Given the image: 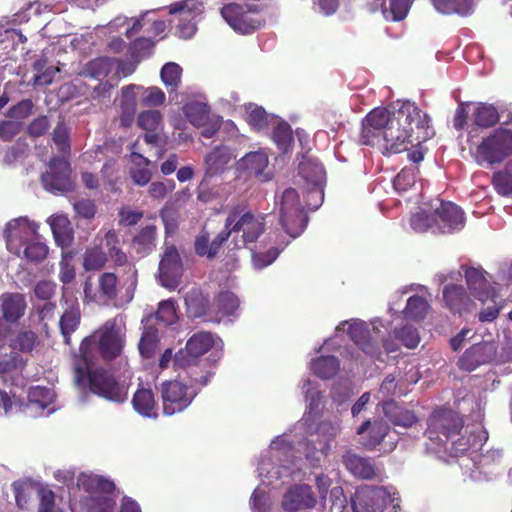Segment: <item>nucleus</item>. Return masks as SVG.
Masks as SVG:
<instances>
[{
    "instance_id": "obj_1",
    "label": "nucleus",
    "mask_w": 512,
    "mask_h": 512,
    "mask_svg": "<svg viewBox=\"0 0 512 512\" xmlns=\"http://www.w3.org/2000/svg\"><path fill=\"white\" fill-rule=\"evenodd\" d=\"M430 117L414 103L406 102L397 110H389L385 124L383 154H398L408 145L420 144L430 137Z\"/></svg>"
},
{
    "instance_id": "obj_2",
    "label": "nucleus",
    "mask_w": 512,
    "mask_h": 512,
    "mask_svg": "<svg viewBox=\"0 0 512 512\" xmlns=\"http://www.w3.org/2000/svg\"><path fill=\"white\" fill-rule=\"evenodd\" d=\"M96 362L72 358L73 379L81 391H88L111 402L122 403L128 397V389L114 373Z\"/></svg>"
},
{
    "instance_id": "obj_3",
    "label": "nucleus",
    "mask_w": 512,
    "mask_h": 512,
    "mask_svg": "<svg viewBox=\"0 0 512 512\" xmlns=\"http://www.w3.org/2000/svg\"><path fill=\"white\" fill-rule=\"evenodd\" d=\"M125 339L114 323L106 322L101 328L86 336L72 358L97 362L99 357L112 361L119 357L124 348Z\"/></svg>"
},
{
    "instance_id": "obj_4",
    "label": "nucleus",
    "mask_w": 512,
    "mask_h": 512,
    "mask_svg": "<svg viewBox=\"0 0 512 512\" xmlns=\"http://www.w3.org/2000/svg\"><path fill=\"white\" fill-rule=\"evenodd\" d=\"M4 235L8 251L27 262L37 264L47 258L48 246L40 241L36 228L25 221L15 219L8 222Z\"/></svg>"
},
{
    "instance_id": "obj_5",
    "label": "nucleus",
    "mask_w": 512,
    "mask_h": 512,
    "mask_svg": "<svg viewBox=\"0 0 512 512\" xmlns=\"http://www.w3.org/2000/svg\"><path fill=\"white\" fill-rule=\"evenodd\" d=\"M214 346V338L210 332L193 334L186 342L185 348L180 349L174 356V365L184 369L190 381L205 386L208 384L211 372L203 369L206 361L201 357Z\"/></svg>"
},
{
    "instance_id": "obj_6",
    "label": "nucleus",
    "mask_w": 512,
    "mask_h": 512,
    "mask_svg": "<svg viewBox=\"0 0 512 512\" xmlns=\"http://www.w3.org/2000/svg\"><path fill=\"white\" fill-rule=\"evenodd\" d=\"M226 226L230 227L232 233H242L241 240L235 242V248L238 249L255 243L265 231L264 218L240 205L229 210Z\"/></svg>"
},
{
    "instance_id": "obj_7",
    "label": "nucleus",
    "mask_w": 512,
    "mask_h": 512,
    "mask_svg": "<svg viewBox=\"0 0 512 512\" xmlns=\"http://www.w3.org/2000/svg\"><path fill=\"white\" fill-rule=\"evenodd\" d=\"M280 223L293 239L302 234L308 223V216L300 203L298 192L287 188L276 202Z\"/></svg>"
},
{
    "instance_id": "obj_8",
    "label": "nucleus",
    "mask_w": 512,
    "mask_h": 512,
    "mask_svg": "<svg viewBox=\"0 0 512 512\" xmlns=\"http://www.w3.org/2000/svg\"><path fill=\"white\" fill-rule=\"evenodd\" d=\"M426 436L438 445H444L460 435L463 418L450 408L435 409L427 421Z\"/></svg>"
},
{
    "instance_id": "obj_9",
    "label": "nucleus",
    "mask_w": 512,
    "mask_h": 512,
    "mask_svg": "<svg viewBox=\"0 0 512 512\" xmlns=\"http://www.w3.org/2000/svg\"><path fill=\"white\" fill-rule=\"evenodd\" d=\"M160 392L163 413L167 416L183 412L199 393L193 384L188 385L180 380L164 381Z\"/></svg>"
},
{
    "instance_id": "obj_10",
    "label": "nucleus",
    "mask_w": 512,
    "mask_h": 512,
    "mask_svg": "<svg viewBox=\"0 0 512 512\" xmlns=\"http://www.w3.org/2000/svg\"><path fill=\"white\" fill-rule=\"evenodd\" d=\"M221 15L228 25L240 34H252L265 25V20L257 15L255 5L229 3L221 8Z\"/></svg>"
},
{
    "instance_id": "obj_11",
    "label": "nucleus",
    "mask_w": 512,
    "mask_h": 512,
    "mask_svg": "<svg viewBox=\"0 0 512 512\" xmlns=\"http://www.w3.org/2000/svg\"><path fill=\"white\" fill-rule=\"evenodd\" d=\"M389 121V110L375 108L362 120L359 142L365 146H382L384 144L385 124Z\"/></svg>"
},
{
    "instance_id": "obj_12",
    "label": "nucleus",
    "mask_w": 512,
    "mask_h": 512,
    "mask_svg": "<svg viewBox=\"0 0 512 512\" xmlns=\"http://www.w3.org/2000/svg\"><path fill=\"white\" fill-rule=\"evenodd\" d=\"M203 5L196 0H181L169 6V14H181L176 25V35L182 39L191 38L196 30V18L203 12Z\"/></svg>"
},
{
    "instance_id": "obj_13",
    "label": "nucleus",
    "mask_w": 512,
    "mask_h": 512,
    "mask_svg": "<svg viewBox=\"0 0 512 512\" xmlns=\"http://www.w3.org/2000/svg\"><path fill=\"white\" fill-rule=\"evenodd\" d=\"M41 181L48 191L67 192L72 189L70 163L65 158L52 157L48 170L42 174Z\"/></svg>"
},
{
    "instance_id": "obj_14",
    "label": "nucleus",
    "mask_w": 512,
    "mask_h": 512,
    "mask_svg": "<svg viewBox=\"0 0 512 512\" xmlns=\"http://www.w3.org/2000/svg\"><path fill=\"white\" fill-rule=\"evenodd\" d=\"M431 208L438 233H452L464 227L463 212L453 202L437 199Z\"/></svg>"
},
{
    "instance_id": "obj_15",
    "label": "nucleus",
    "mask_w": 512,
    "mask_h": 512,
    "mask_svg": "<svg viewBox=\"0 0 512 512\" xmlns=\"http://www.w3.org/2000/svg\"><path fill=\"white\" fill-rule=\"evenodd\" d=\"M497 354L494 342H480L467 349L458 360L461 370L472 372L481 365L491 363Z\"/></svg>"
},
{
    "instance_id": "obj_16",
    "label": "nucleus",
    "mask_w": 512,
    "mask_h": 512,
    "mask_svg": "<svg viewBox=\"0 0 512 512\" xmlns=\"http://www.w3.org/2000/svg\"><path fill=\"white\" fill-rule=\"evenodd\" d=\"M159 278L163 286L175 288L182 276L183 264L177 248L167 246L159 262Z\"/></svg>"
},
{
    "instance_id": "obj_17",
    "label": "nucleus",
    "mask_w": 512,
    "mask_h": 512,
    "mask_svg": "<svg viewBox=\"0 0 512 512\" xmlns=\"http://www.w3.org/2000/svg\"><path fill=\"white\" fill-rule=\"evenodd\" d=\"M386 495L383 486H362L351 497L353 512H378L383 510L382 498Z\"/></svg>"
},
{
    "instance_id": "obj_18",
    "label": "nucleus",
    "mask_w": 512,
    "mask_h": 512,
    "mask_svg": "<svg viewBox=\"0 0 512 512\" xmlns=\"http://www.w3.org/2000/svg\"><path fill=\"white\" fill-rule=\"evenodd\" d=\"M467 286L472 295L481 302H486L495 296V290L487 279L488 273L482 268L461 266Z\"/></svg>"
},
{
    "instance_id": "obj_19",
    "label": "nucleus",
    "mask_w": 512,
    "mask_h": 512,
    "mask_svg": "<svg viewBox=\"0 0 512 512\" xmlns=\"http://www.w3.org/2000/svg\"><path fill=\"white\" fill-rule=\"evenodd\" d=\"M445 307L454 314L469 313L475 308V303L462 285L449 284L443 288Z\"/></svg>"
},
{
    "instance_id": "obj_20",
    "label": "nucleus",
    "mask_w": 512,
    "mask_h": 512,
    "mask_svg": "<svg viewBox=\"0 0 512 512\" xmlns=\"http://www.w3.org/2000/svg\"><path fill=\"white\" fill-rule=\"evenodd\" d=\"M390 426L381 419L374 421L366 420L357 429L361 436V444L366 450H374L389 434Z\"/></svg>"
},
{
    "instance_id": "obj_21",
    "label": "nucleus",
    "mask_w": 512,
    "mask_h": 512,
    "mask_svg": "<svg viewBox=\"0 0 512 512\" xmlns=\"http://www.w3.org/2000/svg\"><path fill=\"white\" fill-rule=\"evenodd\" d=\"M316 504L312 488L309 485H295L283 497L282 506L286 511L313 508Z\"/></svg>"
},
{
    "instance_id": "obj_22",
    "label": "nucleus",
    "mask_w": 512,
    "mask_h": 512,
    "mask_svg": "<svg viewBox=\"0 0 512 512\" xmlns=\"http://www.w3.org/2000/svg\"><path fill=\"white\" fill-rule=\"evenodd\" d=\"M350 339L361 349L365 354L371 357L379 356L380 349L378 344L370 337V331L363 321H355L351 323L347 331Z\"/></svg>"
},
{
    "instance_id": "obj_23",
    "label": "nucleus",
    "mask_w": 512,
    "mask_h": 512,
    "mask_svg": "<svg viewBox=\"0 0 512 512\" xmlns=\"http://www.w3.org/2000/svg\"><path fill=\"white\" fill-rule=\"evenodd\" d=\"M102 240L104 241L105 248L107 249V258L110 257L116 266H127L128 271L131 272L135 279L137 271L134 265L128 262V257L120 246L121 242L116 230L110 229L106 231Z\"/></svg>"
},
{
    "instance_id": "obj_24",
    "label": "nucleus",
    "mask_w": 512,
    "mask_h": 512,
    "mask_svg": "<svg viewBox=\"0 0 512 512\" xmlns=\"http://www.w3.org/2000/svg\"><path fill=\"white\" fill-rule=\"evenodd\" d=\"M184 301L187 315L190 318H202L213 312V306L210 305L209 298L199 288L189 290Z\"/></svg>"
},
{
    "instance_id": "obj_25",
    "label": "nucleus",
    "mask_w": 512,
    "mask_h": 512,
    "mask_svg": "<svg viewBox=\"0 0 512 512\" xmlns=\"http://www.w3.org/2000/svg\"><path fill=\"white\" fill-rule=\"evenodd\" d=\"M385 417L395 426L410 428L417 422L415 413L400 406L394 399L383 402Z\"/></svg>"
},
{
    "instance_id": "obj_26",
    "label": "nucleus",
    "mask_w": 512,
    "mask_h": 512,
    "mask_svg": "<svg viewBox=\"0 0 512 512\" xmlns=\"http://www.w3.org/2000/svg\"><path fill=\"white\" fill-rule=\"evenodd\" d=\"M1 312L4 320L16 323L24 315L27 303L20 293H6L0 298Z\"/></svg>"
},
{
    "instance_id": "obj_27",
    "label": "nucleus",
    "mask_w": 512,
    "mask_h": 512,
    "mask_svg": "<svg viewBox=\"0 0 512 512\" xmlns=\"http://www.w3.org/2000/svg\"><path fill=\"white\" fill-rule=\"evenodd\" d=\"M78 486L90 495H112L116 489L113 481L96 474L81 473Z\"/></svg>"
},
{
    "instance_id": "obj_28",
    "label": "nucleus",
    "mask_w": 512,
    "mask_h": 512,
    "mask_svg": "<svg viewBox=\"0 0 512 512\" xmlns=\"http://www.w3.org/2000/svg\"><path fill=\"white\" fill-rule=\"evenodd\" d=\"M343 464L355 477L372 479L375 477V466L370 458L359 456L348 451L343 456Z\"/></svg>"
},
{
    "instance_id": "obj_29",
    "label": "nucleus",
    "mask_w": 512,
    "mask_h": 512,
    "mask_svg": "<svg viewBox=\"0 0 512 512\" xmlns=\"http://www.w3.org/2000/svg\"><path fill=\"white\" fill-rule=\"evenodd\" d=\"M319 432H329V438L322 444L320 448H317L313 441H307L305 443V454L306 458L310 460L313 466H316L320 462L321 456H326L330 450L329 440L336 436L339 431L338 425H334L330 422H322L318 428Z\"/></svg>"
},
{
    "instance_id": "obj_30",
    "label": "nucleus",
    "mask_w": 512,
    "mask_h": 512,
    "mask_svg": "<svg viewBox=\"0 0 512 512\" xmlns=\"http://www.w3.org/2000/svg\"><path fill=\"white\" fill-rule=\"evenodd\" d=\"M81 322V313L79 304L74 301L69 307H67L59 320L60 332L63 336L64 343L71 346L72 339L71 335L78 329Z\"/></svg>"
},
{
    "instance_id": "obj_31",
    "label": "nucleus",
    "mask_w": 512,
    "mask_h": 512,
    "mask_svg": "<svg viewBox=\"0 0 512 512\" xmlns=\"http://www.w3.org/2000/svg\"><path fill=\"white\" fill-rule=\"evenodd\" d=\"M239 305L240 301L233 292L222 291L214 299V315L209 320L219 322L223 317L233 315L239 308Z\"/></svg>"
},
{
    "instance_id": "obj_32",
    "label": "nucleus",
    "mask_w": 512,
    "mask_h": 512,
    "mask_svg": "<svg viewBox=\"0 0 512 512\" xmlns=\"http://www.w3.org/2000/svg\"><path fill=\"white\" fill-rule=\"evenodd\" d=\"M132 405L136 412L140 415L155 418L157 417V403L154 393L150 388H138L132 398Z\"/></svg>"
},
{
    "instance_id": "obj_33",
    "label": "nucleus",
    "mask_w": 512,
    "mask_h": 512,
    "mask_svg": "<svg viewBox=\"0 0 512 512\" xmlns=\"http://www.w3.org/2000/svg\"><path fill=\"white\" fill-rule=\"evenodd\" d=\"M232 159V154L226 146L214 147L204 159L206 174L213 176L222 173Z\"/></svg>"
},
{
    "instance_id": "obj_34",
    "label": "nucleus",
    "mask_w": 512,
    "mask_h": 512,
    "mask_svg": "<svg viewBox=\"0 0 512 512\" xmlns=\"http://www.w3.org/2000/svg\"><path fill=\"white\" fill-rule=\"evenodd\" d=\"M50 227L58 246L65 248L72 244L74 232L70 220L66 216L57 215L52 217Z\"/></svg>"
},
{
    "instance_id": "obj_35",
    "label": "nucleus",
    "mask_w": 512,
    "mask_h": 512,
    "mask_svg": "<svg viewBox=\"0 0 512 512\" xmlns=\"http://www.w3.org/2000/svg\"><path fill=\"white\" fill-rule=\"evenodd\" d=\"M157 228L147 225L133 238L132 244L138 254L148 255L156 246Z\"/></svg>"
},
{
    "instance_id": "obj_36",
    "label": "nucleus",
    "mask_w": 512,
    "mask_h": 512,
    "mask_svg": "<svg viewBox=\"0 0 512 512\" xmlns=\"http://www.w3.org/2000/svg\"><path fill=\"white\" fill-rule=\"evenodd\" d=\"M134 85L125 86L122 88V101H121V114L119 117L120 125L122 127H130L135 117V99H134Z\"/></svg>"
},
{
    "instance_id": "obj_37",
    "label": "nucleus",
    "mask_w": 512,
    "mask_h": 512,
    "mask_svg": "<svg viewBox=\"0 0 512 512\" xmlns=\"http://www.w3.org/2000/svg\"><path fill=\"white\" fill-rule=\"evenodd\" d=\"M183 112L188 121L195 127L203 126L208 123L210 118V107L208 104L198 101H192L183 107Z\"/></svg>"
},
{
    "instance_id": "obj_38",
    "label": "nucleus",
    "mask_w": 512,
    "mask_h": 512,
    "mask_svg": "<svg viewBox=\"0 0 512 512\" xmlns=\"http://www.w3.org/2000/svg\"><path fill=\"white\" fill-rule=\"evenodd\" d=\"M340 368V362L335 356H320L312 361L311 369L313 373L322 378L330 379L335 376Z\"/></svg>"
},
{
    "instance_id": "obj_39",
    "label": "nucleus",
    "mask_w": 512,
    "mask_h": 512,
    "mask_svg": "<svg viewBox=\"0 0 512 512\" xmlns=\"http://www.w3.org/2000/svg\"><path fill=\"white\" fill-rule=\"evenodd\" d=\"M380 3L383 14L393 21L403 20L410 9L411 0H376Z\"/></svg>"
},
{
    "instance_id": "obj_40",
    "label": "nucleus",
    "mask_w": 512,
    "mask_h": 512,
    "mask_svg": "<svg viewBox=\"0 0 512 512\" xmlns=\"http://www.w3.org/2000/svg\"><path fill=\"white\" fill-rule=\"evenodd\" d=\"M499 121V113L493 105L480 103L473 113V122L475 125L488 128L494 126Z\"/></svg>"
},
{
    "instance_id": "obj_41",
    "label": "nucleus",
    "mask_w": 512,
    "mask_h": 512,
    "mask_svg": "<svg viewBox=\"0 0 512 512\" xmlns=\"http://www.w3.org/2000/svg\"><path fill=\"white\" fill-rule=\"evenodd\" d=\"M107 254L100 245L88 247L83 255V268L86 271H97L107 263Z\"/></svg>"
},
{
    "instance_id": "obj_42",
    "label": "nucleus",
    "mask_w": 512,
    "mask_h": 512,
    "mask_svg": "<svg viewBox=\"0 0 512 512\" xmlns=\"http://www.w3.org/2000/svg\"><path fill=\"white\" fill-rule=\"evenodd\" d=\"M99 300L110 301L117 297L118 278L114 273L106 272L98 279Z\"/></svg>"
},
{
    "instance_id": "obj_43",
    "label": "nucleus",
    "mask_w": 512,
    "mask_h": 512,
    "mask_svg": "<svg viewBox=\"0 0 512 512\" xmlns=\"http://www.w3.org/2000/svg\"><path fill=\"white\" fill-rule=\"evenodd\" d=\"M40 340L38 335L31 330H22L18 332L16 337L11 341L10 346L14 350H18L23 353L32 352L38 345Z\"/></svg>"
},
{
    "instance_id": "obj_44",
    "label": "nucleus",
    "mask_w": 512,
    "mask_h": 512,
    "mask_svg": "<svg viewBox=\"0 0 512 512\" xmlns=\"http://www.w3.org/2000/svg\"><path fill=\"white\" fill-rule=\"evenodd\" d=\"M87 512H114L116 500L112 495H90L85 499Z\"/></svg>"
},
{
    "instance_id": "obj_45",
    "label": "nucleus",
    "mask_w": 512,
    "mask_h": 512,
    "mask_svg": "<svg viewBox=\"0 0 512 512\" xmlns=\"http://www.w3.org/2000/svg\"><path fill=\"white\" fill-rule=\"evenodd\" d=\"M158 331L154 328L146 329L139 341L140 355L145 359H151L158 349Z\"/></svg>"
},
{
    "instance_id": "obj_46",
    "label": "nucleus",
    "mask_w": 512,
    "mask_h": 512,
    "mask_svg": "<svg viewBox=\"0 0 512 512\" xmlns=\"http://www.w3.org/2000/svg\"><path fill=\"white\" fill-rule=\"evenodd\" d=\"M299 173L307 182L315 186H320L325 178V169L323 165L312 161L301 163Z\"/></svg>"
},
{
    "instance_id": "obj_47",
    "label": "nucleus",
    "mask_w": 512,
    "mask_h": 512,
    "mask_svg": "<svg viewBox=\"0 0 512 512\" xmlns=\"http://www.w3.org/2000/svg\"><path fill=\"white\" fill-rule=\"evenodd\" d=\"M133 162L138 165L143 164L142 168H133L130 170V176L133 182L140 186H145L151 180V172L147 167L151 164L150 160L139 153H132Z\"/></svg>"
},
{
    "instance_id": "obj_48",
    "label": "nucleus",
    "mask_w": 512,
    "mask_h": 512,
    "mask_svg": "<svg viewBox=\"0 0 512 512\" xmlns=\"http://www.w3.org/2000/svg\"><path fill=\"white\" fill-rule=\"evenodd\" d=\"M429 309L428 302L419 295H413L408 298L404 314L406 318L412 320H421L427 314Z\"/></svg>"
},
{
    "instance_id": "obj_49",
    "label": "nucleus",
    "mask_w": 512,
    "mask_h": 512,
    "mask_svg": "<svg viewBox=\"0 0 512 512\" xmlns=\"http://www.w3.org/2000/svg\"><path fill=\"white\" fill-rule=\"evenodd\" d=\"M410 225L416 232L422 233L429 229H432L433 232H437L433 211L423 209L413 214L410 218Z\"/></svg>"
},
{
    "instance_id": "obj_50",
    "label": "nucleus",
    "mask_w": 512,
    "mask_h": 512,
    "mask_svg": "<svg viewBox=\"0 0 512 512\" xmlns=\"http://www.w3.org/2000/svg\"><path fill=\"white\" fill-rule=\"evenodd\" d=\"M417 172V168H403L393 180L394 189L400 194L409 191L416 183Z\"/></svg>"
},
{
    "instance_id": "obj_51",
    "label": "nucleus",
    "mask_w": 512,
    "mask_h": 512,
    "mask_svg": "<svg viewBox=\"0 0 512 512\" xmlns=\"http://www.w3.org/2000/svg\"><path fill=\"white\" fill-rule=\"evenodd\" d=\"M160 74L163 83L171 91H175L181 83L182 68L177 63H166L162 67Z\"/></svg>"
},
{
    "instance_id": "obj_52",
    "label": "nucleus",
    "mask_w": 512,
    "mask_h": 512,
    "mask_svg": "<svg viewBox=\"0 0 512 512\" xmlns=\"http://www.w3.org/2000/svg\"><path fill=\"white\" fill-rule=\"evenodd\" d=\"M155 41L151 38L139 37L130 43L129 54L132 59L139 61L142 58L151 55L155 46Z\"/></svg>"
},
{
    "instance_id": "obj_53",
    "label": "nucleus",
    "mask_w": 512,
    "mask_h": 512,
    "mask_svg": "<svg viewBox=\"0 0 512 512\" xmlns=\"http://www.w3.org/2000/svg\"><path fill=\"white\" fill-rule=\"evenodd\" d=\"M272 139L282 152H286L293 142L291 126L287 122H280L274 128Z\"/></svg>"
},
{
    "instance_id": "obj_54",
    "label": "nucleus",
    "mask_w": 512,
    "mask_h": 512,
    "mask_svg": "<svg viewBox=\"0 0 512 512\" xmlns=\"http://www.w3.org/2000/svg\"><path fill=\"white\" fill-rule=\"evenodd\" d=\"M492 184L498 194L502 196L512 195V171L506 165L504 170L495 172Z\"/></svg>"
},
{
    "instance_id": "obj_55",
    "label": "nucleus",
    "mask_w": 512,
    "mask_h": 512,
    "mask_svg": "<svg viewBox=\"0 0 512 512\" xmlns=\"http://www.w3.org/2000/svg\"><path fill=\"white\" fill-rule=\"evenodd\" d=\"M156 319L164 326H170L178 320L177 305L175 301L169 299L159 303L156 312Z\"/></svg>"
},
{
    "instance_id": "obj_56",
    "label": "nucleus",
    "mask_w": 512,
    "mask_h": 512,
    "mask_svg": "<svg viewBox=\"0 0 512 512\" xmlns=\"http://www.w3.org/2000/svg\"><path fill=\"white\" fill-rule=\"evenodd\" d=\"M163 116L157 110H147L139 114L137 123L140 128L149 132H156L162 125Z\"/></svg>"
},
{
    "instance_id": "obj_57",
    "label": "nucleus",
    "mask_w": 512,
    "mask_h": 512,
    "mask_svg": "<svg viewBox=\"0 0 512 512\" xmlns=\"http://www.w3.org/2000/svg\"><path fill=\"white\" fill-rule=\"evenodd\" d=\"M29 152V145L25 139L19 138L15 144L9 147L3 157V162L6 165L14 164L15 162L24 159Z\"/></svg>"
},
{
    "instance_id": "obj_58",
    "label": "nucleus",
    "mask_w": 512,
    "mask_h": 512,
    "mask_svg": "<svg viewBox=\"0 0 512 512\" xmlns=\"http://www.w3.org/2000/svg\"><path fill=\"white\" fill-rule=\"evenodd\" d=\"M396 339L401 341L407 348H415L420 342V337L416 328L411 325H404L394 330Z\"/></svg>"
},
{
    "instance_id": "obj_59",
    "label": "nucleus",
    "mask_w": 512,
    "mask_h": 512,
    "mask_svg": "<svg viewBox=\"0 0 512 512\" xmlns=\"http://www.w3.org/2000/svg\"><path fill=\"white\" fill-rule=\"evenodd\" d=\"M243 161L246 167L256 175L263 173L268 166V157L261 152H251L245 155Z\"/></svg>"
},
{
    "instance_id": "obj_60",
    "label": "nucleus",
    "mask_w": 512,
    "mask_h": 512,
    "mask_svg": "<svg viewBox=\"0 0 512 512\" xmlns=\"http://www.w3.org/2000/svg\"><path fill=\"white\" fill-rule=\"evenodd\" d=\"M37 495L39 498L38 512H62L55 509V494L50 488L39 487Z\"/></svg>"
},
{
    "instance_id": "obj_61",
    "label": "nucleus",
    "mask_w": 512,
    "mask_h": 512,
    "mask_svg": "<svg viewBox=\"0 0 512 512\" xmlns=\"http://www.w3.org/2000/svg\"><path fill=\"white\" fill-rule=\"evenodd\" d=\"M248 124L256 131H261L268 126V114L264 108L255 106L247 116Z\"/></svg>"
},
{
    "instance_id": "obj_62",
    "label": "nucleus",
    "mask_w": 512,
    "mask_h": 512,
    "mask_svg": "<svg viewBox=\"0 0 512 512\" xmlns=\"http://www.w3.org/2000/svg\"><path fill=\"white\" fill-rule=\"evenodd\" d=\"M52 139L61 152L70 151L69 132L64 123H58L53 130Z\"/></svg>"
},
{
    "instance_id": "obj_63",
    "label": "nucleus",
    "mask_w": 512,
    "mask_h": 512,
    "mask_svg": "<svg viewBox=\"0 0 512 512\" xmlns=\"http://www.w3.org/2000/svg\"><path fill=\"white\" fill-rule=\"evenodd\" d=\"M34 104L31 99H23L17 104L11 106L7 112L10 118L25 119L33 110Z\"/></svg>"
},
{
    "instance_id": "obj_64",
    "label": "nucleus",
    "mask_w": 512,
    "mask_h": 512,
    "mask_svg": "<svg viewBox=\"0 0 512 512\" xmlns=\"http://www.w3.org/2000/svg\"><path fill=\"white\" fill-rule=\"evenodd\" d=\"M165 93L159 87H148L144 90L142 102L148 107H157L165 102Z\"/></svg>"
}]
</instances>
